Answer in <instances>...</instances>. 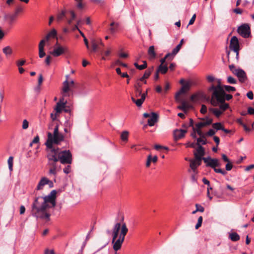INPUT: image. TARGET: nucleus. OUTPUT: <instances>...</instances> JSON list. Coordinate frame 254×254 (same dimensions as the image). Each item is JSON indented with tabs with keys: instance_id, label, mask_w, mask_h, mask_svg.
I'll use <instances>...</instances> for the list:
<instances>
[{
	"instance_id": "f257e3e1",
	"label": "nucleus",
	"mask_w": 254,
	"mask_h": 254,
	"mask_svg": "<svg viewBox=\"0 0 254 254\" xmlns=\"http://www.w3.org/2000/svg\"><path fill=\"white\" fill-rule=\"evenodd\" d=\"M56 193L57 191L53 190L47 196L37 197L32 206V215L37 218L49 219L50 215L47 210L55 206Z\"/></svg>"
},
{
	"instance_id": "f03ea898",
	"label": "nucleus",
	"mask_w": 254,
	"mask_h": 254,
	"mask_svg": "<svg viewBox=\"0 0 254 254\" xmlns=\"http://www.w3.org/2000/svg\"><path fill=\"white\" fill-rule=\"evenodd\" d=\"M48 165L50 167L49 174L56 175L61 169L58 165L59 161L63 164H71L72 161V154L69 150H61L59 148L49 150L47 152Z\"/></svg>"
},
{
	"instance_id": "7ed1b4c3",
	"label": "nucleus",
	"mask_w": 254,
	"mask_h": 254,
	"mask_svg": "<svg viewBox=\"0 0 254 254\" xmlns=\"http://www.w3.org/2000/svg\"><path fill=\"white\" fill-rule=\"evenodd\" d=\"M127 232L128 229L125 223H117L114 225L112 231V243L115 251L117 252L121 249Z\"/></svg>"
},
{
	"instance_id": "20e7f679",
	"label": "nucleus",
	"mask_w": 254,
	"mask_h": 254,
	"mask_svg": "<svg viewBox=\"0 0 254 254\" xmlns=\"http://www.w3.org/2000/svg\"><path fill=\"white\" fill-rule=\"evenodd\" d=\"M207 80L211 83L208 88L209 91H212L211 103L216 105L218 102L223 101L224 90L221 86V80L211 75L207 76Z\"/></svg>"
},
{
	"instance_id": "39448f33",
	"label": "nucleus",
	"mask_w": 254,
	"mask_h": 254,
	"mask_svg": "<svg viewBox=\"0 0 254 254\" xmlns=\"http://www.w3.org/2000/svg\"><path fill=\"white\" fill-rule=\"evenodd\" d=\"M64 139V135L59 132V126L57 125L54 128L53 133L48 132V138L45 143L47 146L46 151L56 149L53 146V144H59Z\"/></svg>"
},
{
	"instance_id": "423d86ee",
	"label": "nucleus",
	"mask_w": 254,
	"mask_h": 254,
	"mask_svg": "<svg viewBox=\"0 0 254 254\" xmlns=\"http://www.w3.org/2000/svg\"><path fill=\"white\" fill-rule=\"evenodd\" d=\"M141 86L142 85L139 81H137L136 84L134 85L136 92L138 93V94L141 95V98L137 100H135L133 97L131 98L132 102L138 107H140L142 105L146 97V93H142Z\"/></svg>"
},
{
	"instance_id": "0eeeda50",
	"label": "nucleus",
	"mask_w": 254,
	"mask_h": 254,
	"mask_svg": "<svg viewBox=\"0 0 254 254\" xmlns=\"http://www.w3.org/2000/svg\"><path fill=\"white\" fill-rule=\"evenodd\" d=\"M230 70L239 79L240 82L243 83L247 79L245 71L241 68H237L233 64L229 66Z\"/></svg>"
},
{
	"instance_id": "6e6552de",
	"label": "nucleus",
	"mask_w": 254,
	"mask_h": 254,
	"mask_svg": "<svg viewBox=\"0 0 254 254\" xmlns=\"http://www.w3.org/2000/svg\"><path fill=\"white\" fill-rule=\"evenodd\" d=\"M239 42L236 36H233L230 40V48L236 54V61L239 60Z\"/></svg>"
},
{
	"instance_id": "1a4fd4ad",
	"label": "nucleus",
	"mask_w": 254,
	"mask_h": 254,
	"mask_svg": "<svg viewBox=\"0 0 254 254\" xmlns=\"http://www.w3.org/2000/svg\"><path fill=\"white\" fill-rule=\"evenodd\" d=\"M238 33L243 37L247 38L251 35V30L248 24H243L239 26L237 29Z\"/></svg>"
},
{
	"instance_id": "9d476101",
	"label": "nucleus",
	"mask_w": 254,
	"mask_h": 254,
	"mask_svg": "<svg viewBox=\"0 0 254 254\" xmlns=\"http://www.w3.org/2000/svg\"><path fill=\"white\" fill-rule=\"evenodd\" d=\"M67 49L60 45L58 42L55 45L54 50L50 51L49 54L54 57H57L63 54Z\"/></svg>"
},
{
	"instance_id": "9b49d317",
	"label": "nucleus",
	"mask_w": 254,
	"mask_h": 254,
	"mask_svg": "<svg viewBox=\"0 0 254 254\" xmlns=\"http://www.w3.org/2000/svg\"><path fill=\"white\" fill-rule=\"evenodd\" d=\"M71 87L69 85L68 81L65 80L63 83V88L62 89V97L64 98L65 97L69 96V92L71 91Z\"/></svg>"
},
{
	"instance_id": "f8f14e48",
	"label": "nucleus",
	"mask_w": 254,
	"mask_h": 254,
	"mask_svg": "<svg viewBox=\"0 0 254 254\" xmlns=\"http://www.w3.org/2000/svg\"><path fill=\"white\" fill-rule=\"evenodd\" d=\"M203 160L205 163L207 164V165L211 167L212 168H214L217 166H220L219 160L216 158H203Z\"/></svg>"
},
{
	"instance_id": "ddd939ff",
	"label": "nucleus",
	"mask_w": 254,
	"mask_h": 254,
	"mask_svg": "<svg viewBox=\"0 0 254 254\" xmlns=\"http://www.w3.org/2000/svg\"><path fill=\"white\" fill-rule=\"evenodd\" d=\"M190 88V84L189 83L187 82L186 84H184L182 86L181 89L176 93V96H175L176 100L177 102H180V101H181V99L180 98V95L187 92L189 90Z\"/></svg>"
},
{
	"instance_id": "4468645a",
	"label": "nucleus",
	"mask_w": 254,
	"mask_h": 254,
	"mask_svg": "<svg viewBox=\"0 0 254 254\" xmlns=\"http://www.w3.org/2000/svg\"><path fill=\"white\" fill-rule=\"evenodd\" d=\"M66 101H64V97L61 98L60 101L57 103L55 110L57 114H59L65 108L66 104Z\"/></svg>"
},
{
	"instance_id": "2eb2a0df",
	"label": "nucleus",
	"mask_w": 254,
	"mask_h": 254,
	"mask_svg": "<svg viewBox=\"0 0 254 254\" xmlns=\"http://www.w3.org/2000/svg\"><path fill=\"white\" fill-rule=\"evenodd\" d=\"M190 166L191 168V171L195 174H197V172L196 169L201 164V160H199L195 158L194 159H191L190 160Z\"/></svg>"
},
{
	"instance_id": "dca6fc26",
	"label": "nucleus",
	"mask_w": 254,
	"mask_h": 254,
	"mask_svg": "<svg viewBox=\"0 0 254 254\" xmlns=\"http://www.w3.org/2000/svg\"><path fill=\"white\" fill-rule=\"evenodd\" d=\"M47 184H49L50 186H52L53 183L52 181H50L48 179H47L46 177L42 178L40 181H39L37 186V190H42L43 188V187Z\"/></svg>"
},
{
	"instance_id": "f3484780",
	"label": "nucleus",
	"mask_w": 254,
	"mask_h": 254,
	"mask_svg": "<svg viewBox=\"0 0 254 254\" xmlns=\"http://www.w3.org/2000/svg\"><path fill=\"white\" fill-rule=\"evenodd\" d=\"M187 130L185 129H176L174 131L175 140H178L185 136Z\"/></svg>"
},
{
	"instance_id": "a211bd4d",
	"label": "nucleus",
	"mask_w": 254,
	"mask_h": 254,
	"mask_svg": "<svg viewBox=\"0 0 254 254\" xmlns=\"http://www.w3.org/2000/svg\"><path fill=\"white\" fill-rule=\"evenodd\" d=\"M204 152L203 147L199 145L196 152L194 153L195 158L199 160L203 159L202 158L204 155Z\"/></svg>"
},
{
	"instance_id": "6ab92c4d",
	"label": "nucleus",
	"mask_w": 254,
	"mask_h": 254,
	"mask_svg": "<svg viewBox=\"0 0 254 254\" xmlns=\"http://www.w3.org/2000/svg\"><path fill=\"white\" fill-rule=\"evenodd\" d=\"M45 44L44 40H41L39 44V57L40 58H43L46 55V53L44 51Z\"/></svg>"
},
{
	"instance_id": "aec40b11",
	"label": "nucleus",
	"mask_w": 254,
	"mask_h": 254,
	"mask_svg": "<svg viewBox=\"0 0 254 254\" xmlns=\"http://www.w3.org/2000/svg\"><path fill=\"white\" fill-rule=\"evenodd\" d=\"M158 116L155 113H151V116L148 120V125L150 126H153L155 123L157 122Z\"/></svg>"
},
{
	"instance_id": "412c9836",
	"label": "nucleus",
	"mask_w": 254,
	"mask_h": 254,
	"mask_svg": "<svg viewBox=\"0 0 254 254\" xmlns=\"http://www.w3.org/2000/svg\"><path fill=\"white\" fill-rule=\"evenodd\" d=\"M224 100L223 101L218 102L216 105H214L212 103H211L214 106H217L219 104H220L219 106V109H220L223 112L229 108V104L225 103V93L223 95Z\"/></svg>"
},
{
	"instance_id": "4be33fe9",
	"label": "nucleus",
	"mask_w": 254,
	"mask_h": 254,
	"mask_svg": "<svg viewBox=\"0 0 254 254\" xmlns=\"http://www.w3.org/2000/svg\"><path fill=\"white\" fill-rule=\"evenodd\" d=\"M57 33V31L55 29H53L47 34L45 38L42 40H44V43L46 44V43L48 42L50 39L56 37Z\"/></svg>"
},
{
	"instance_id": "5701e85b",
	"label": "nucleus",
	"mask_w": 254,
	"mask_h": 254,
	"mask_svg": "<svg viewBox=\"0 0 254 254\" xmlns=\"http://www.w3.org/2000/svg\"><path fill=\"white\" fill-rule=\"evenodd\" d=\"M16 16L14 14H7L4 16V19L11 24L16 19Z\"/></svg>"
},
{
	"instance_id": "b1692460",
	"label": "nucleus",
	"mask_w": 254,
	"mask_h": 254,
	"mask_svg": "<svg viewBox=\"0 0 254 254\" xmlns=\"http://www.w3.org/2000/svg\"><path fill=\"white\" fill-rule=\"evenodd\" d=\"M180 102H181L182 105L181 106H179L178 107V108L182 110L185 113L187 112V110L188 109L190 108V106L188 104L186 101H180Z\"/></svg>"
},
{
	"instance_id": "393cba45",
	"label": "nucleus",
	"mask_w": 254,
	"mask_h": 254,
	"mask_svg": "<svg viewBox=\"0 0 254 254\" xmlns=\"http://www.w3.org/2000/svg\"><path fill=\"white\" fill-rule=\"evenodd\" d=\"M148 54L149 55V59H153L156 57V54L153 46H151L149 47Z\"/></svg>"
},
{
	"instance_id": "a878e982",
	"label": "nucleus",
	"mask_w": 254,
	"mask_h": 254,
	"mask_svg": "<svg viewBox=\"0 0 254 254\" xmlns=\"http://www.w3.org/2000/svg\"><path fill=\"white\" fill-rule=\"evenodd\" d=\"M151 69H148V70H146L145 71L143 75L142 76V77H141L139 79V80L141 81H143L144 82V83L146 84V81L145 79L148 78L149 77V76L151 74Z\"/></svg>"
},
{
	"instance_id": "bb28decb",
	"label": "nucleus",
	"mask_w": 254,
	"mask_h": 254,
	"mask_svg": "<svg viewBox=\"0 0 254 254\" xmlns=\"http://www.w3.org/2000/svg\"><path fill=\"white\" fill-rule=\"evenodd\" d=\"M91 43L92 45V51L95 52L98 49V41L95 39H91Z\"/></svg>"
},
{
	"instance_id": "cd10ccee",
	"label": "nucleus",
	"mask_w": 254,
	"mask_h": 254,
	"mask_svg": "<svg viewBox=\"0 0 254 254\" xmlns=\"http://www.w3.org/2000/svg\"><path fill=\"white\" fill-rule=\"evenodd\" d=\"M2 52L6 56H9L12 54V49L10 46H7L2 49Z\"/></svg>"
},
{
	"instance_id": "c85d7f7f",
	"label": "nucleus",
	"mask_w": 254,
	"mask_h": 254,
	"mask_svg": "<svg viewBox=\"0 0 254 254\" xmlns=\"http://www.w3.org/2000/svg\"><path fill=\"white\" fill-rule=\"evenodd\" d=\"M168 68L167 65H160L157 69V72H160L162 74H165L167 72Z\"/></svg>"
},
{
	"instance_id": "c756f323",
	"label": "nucleus",
	"mask_w": 254,
	"mask_h": 254,
	"mask_svg": "<svg viewBox=\"0 0 254 254\" xmlns=\"http://www.w3.org/2000/svg\"><path fill=\"white\" fill-rule=\"evenodd\" d=\"M229 238L233 242H236L240 240L239 235L235 232L229 234Z\"/></svg>"
},
{
	"instance_id": "7c9ffc66",
	"label": "nucleus",
	"mask_w": 254,
	"mask_h": 254,
	"mask_svg": "<svg viewBox=\"0 0 254 254\" xmlns=\"http://www.w3.org/2000/svg\"><path fill=\"white\" fill-rule=\"evenodd\" d=\"M210 111L218 118L223 113V112L220 109L216 108H210Z\"/></svg>"
},
{
	"instance_id": "2f4dec72",
	"label": "nucleus",
	"mask_w": 254,
	"mask_h": 254,
	"mask_svg": "<svg viewBox=\"0 0 254 254\" xmlns=\"http://www.w3.org/2000/svg\"><path fill=\"white\" fill-rule=\"evenodd\" d=\"M13 158L12 156L9 157L7 160L8 168L10 172H11L13 170Z\"/></svg>"
},
{
	"instance_id": "473e14b6",
	"label": "nucleus",
	"mask_w": 254,
	"mask_h": 254,
	"mask_svg": "<svg viewBox=\"0 0 254 254\" xmlns=\"http://www.w3.org/2000/svg\"><path fill=\"white\" fill-rule=\"evenodd\" d=\"M128 132L124 131L121 134V139L123 141H127L128 139Z\"/></svg>"
},
{
	"instance_id": "72a5a7b5",
	"label": "nucleus",
	"mask_w": 254,
	"mask_h": 254,
	"mask_svg": "<svg viewBox=\"0 0 254 254\" xmlns=\"http://www.w3.org/2000/svg\"><path fill=\"white\" fill-rule=\"evenodd\" d=\"M212 127L214 129H216L217 130H221L222 128L223 127V126L220 123H214L212 125Z\"/></svg>"
},
{
	"instance_id": "f704fd0d",
	"label": "nucleus",
	"mask_w": 254,
	"mask_h": 254,
	"mask_svg": "<svg viewBox=\"0 0 254 254\" xmlns=\"http://www.w3.org/2000/svg\"><path fill=\"white\" fill-rule=\"evenodd\" d=\"M197 144L199 146L200 143L202 144H205L206 143V139L205 138L204 135L202 136H200L199 138L197 139Z\"/></svg>"
},
{
	"instance_id": "c9c22d12",
	"label": "nucleus",
	"mask_w": 254,
	"mask_h": 254,
	"mask_svg": "<svg viewBox=\"0 0 254 254\" xmlns=\"http://www.w3.org/2000/svg\"><path fill=\"white\" fill-rule=\"evenodd\" d=\"M222 88L223 89L224 88L227 92L235 91L236 90L235 87L229 85H224Z\"/></svg>"
},
{
	"instance_id": "e433bc0d",
	"label": "nucleus",
	"mask_w": 254,
	"mask_h": 254,
	"mask_svg": "<svg viewBox=\"0 0 254 254\" xmlns=\"http://www.w3.org/2000/svg\"><path fill=\"white\" fill-rule=\"evenodd\" d=\"M166 59H168V60H171V54H167L164 58L161 59L160 60V62H161V64L160 65H164V64L165 63V61Z\"/></svg>"
},
{
	"instance_id": "4c0bfd02",
	"label": "nucleus",
	"mask_w": 254,
	"mask_h": 254,
	"mask_svg": "<svg viewBox=\"0 0 254 254\" xmlns=\"http://www.w3.org/2000/svg\"><path fill=\"white\" fill-rule=\"evenodd\" d=\"M66 11L64 10H62V11L58 14L57 16V20L60 21L63 19V18L65 16Z\"/></svg>"
},
{
	"instance_id": "58836bf2",
	"label": "nucleus",
	"mask_w": 254,
	"mask_h": 254,
	"mask_svg": "<svg viewBox=\"0 0 254 254\" xmlns=\"http://www.w3.org/2000/svg\"><path fill=\"white\" fill-rule=\"evenodd\" d=\"M71 18L67 20V22L69 24H70L72 21V20L75 18L76 15L73 11L70 10L69 11Z\"/></svg>"
},
{
	"instance_id": "ea45409f",
	"label": "nucleus",
	"mask_w": 254,
	"mask_h": 254,
	"mask_svg": "<svg viewBox=\"0 0 254 254\" xmlns=\"http://www.w3.org/2000/svg\"><path fill=\"white\" fill-rule=\"evenodd\" d=\"M77 3V7L79 9H82L83 8V4L82 3L83 0H74Z\"/></svg>"
},
{
	"instance_id": "a19ab883",
	"label": "nucleus",
	"mask_w": 254,
	"mask_h": 254,
	"mask_svg": "<svg viewBox=\"0 0 254 254\" xmlns=\"http://www.w3.org/2000/svg\"><path fill=\"white\" fill-rule=\"evenodd\" d=\"M227 82L230 84H236L237 80L234 77L230 76L227 77Z\"/></svg>"
},
{
	"instance_id": "79ce46f5",
	"label": "nucleus",
	"mask_w": 254,
	"mask_h": 254,
	"mask_svg": "<svg viewBox=\"0 0 254 254\" xmlns=\"http://www.w3.org/2000/svg\"><path fill=\"white\" fill-rule=\"evenodd\" d=\"M179 51L180 50L176 47L173 50L171 53H169L171 54V60H172L174 58V57L178 53Z\"/></svg>"
},
{
	"instance_id": "37998d69",
	"label": "nucleus",
	"mask_w": 254,
	"mask_h": 254,
	"mask_svg": "<svg viewBox=\"0 0 254 254\" xmlns=\"http://www.w3.org/2000/svg\"><path fill=\"white\" fill-rule=\"evenodd\" d=\"M29 127V123L27 120H24L22 122V127L23 129H26Z\"/></svg>"
},
{
	"instance_id": "c03bdc74",
	"label": "nucleus",
	"mask_w": 254,
	"mask_h": 254,
	"mask_svg": "<svg viewBox=\"0 0 254 254\" xmlns=\"http://www.w3.org/2000/svg\"><path fill=\"white\" fill-rule=\"evenodd\" d=\"M202 222V216H200L198 218L197 223V224L195 225V229H197L199 227H200L201 226Z\"/></svg>"
},
{
	"instance_id": "a18cd8bd",
	"label": "nucleus",
	"mask_w": 254,
	"mask_h": 254,
	"mask_svg": "<svg viewBox=\"0 0 254 254\" xmlns=\"http://www.w3.org/2000/svg\"><path fill=\"white\" fill-rule=\"evenodd\" d=\"M214 170L216 173H220L223 175H225L227 174L225 171L221 169H217L216 167L214 168Z\"/></svg>"
},
{
	"instance_id": "49530a36",
	"label": "nucleus",
	"mask_w": 254,
	"mask_h": 254,
	"mask_svg": "<svg viewBox=\"0 0 254 254\" xmlns=\"http://www.w3.org/2000/svg\"><path fill=\"white\" fill-rule=\"evenodd\" d=\"M70 171H71V166H70V164H68L63 170L64 172L66 174L69 173L70 172Z\"/></svg>"
},
{
	"instance_id": "de8ad7c7",
	"label": "nucleus",
	"mask_w": 254,
	"mask_h": 254,
	"mask_svg": "<svg viewBox=\"0 0 254 254\" xmlns=\"http://www.w3.org/2000/svg\"><path fill=\"white\" fill-rule=\"evenodd\" d=\"M43 81V77L41 74L39 75L38 81V86L40 88Z\"/></svg>"
},
{
	"instance_id": "09e8293b",
	"label": "nucleus",
	"mask_w": 254,
	"mask_h": 254,
	"mask_svg": "<svg viewBox=\"0 0 254 254\" xmlns=\"http://www.w3.org/2000/svg\"><path fill=\"white\" fill-rule=\"evenodd\" d=\"M204 122H201L195 124V127L201 128L204 127H205Z\"/></svg>"
},
{
	"instance_id": "8fccbe9b",
	"label": "nucleus",
	"mask_w": 254,
	"mask_h": 254,
	"mask_svg": "<svg viewBox=\"0 0 254 254\" xmlns=\"http://www.w3.org/2000/svg\"><path fill=\"white\" fill-rule=\"evenodd\" d=\"M195 207L196 208V211H197L203 212L204 210V208L198 204H196Z\"/></svg>"
},
{
	"instance_id": "3c124183",
	"label": "nucleus",
	"mask_w": 254,
	"mask_h": 254,
	"mask_svg": "<svg viewBox=\"0 0 254 254\" xmlns=\"http://www.w3.org/2000/svg\"><path fill=\"white\" fill-rule=\"evenodd\" d=\"M151 159H152V156L151 155H149L148 156H147V161H146V166L147 167H148L150 166V162L152 161H151Z\"/></svg>"
},
{
	"instance_id": "603ef678",
	"label": "nucleus",
	"mask_w": 254,
	"mask_h": 254,
	"mask_svg": "<svg viewBox=\"0 0 254 254\" xmlns=\"http://www.w3.org/2000/svg\"><path fill=\"white\" fill-rule=\"evenodd\" d=\"M203 122H204L205 125L206 126L210 125L212 122V120L211 119H209L208 118H207L203 120Z\"/></svg>"
},
{
	"instance_id": "864d4df0",
	"label": "nucleus",
	"mask_w": 254,
	"mask_h": 254,
	"mask_svg": "<svg viewBox=\"0 0 254 254\" xmlns=\"http://www.w3.org/2000/svg\"><path fill=\"white\" fill-rule=\"evenodd\" d=\"M232 167L233 165L230 162H228L225 166L227 171H230L232 169Z\"/></svg>"
},
{
	"instance_id": "5fc2aeb1",
	"label": "nucleus",
	"mask_w": 254,
	"mask_h": 254,
	"mask_svg": "<svg viewBox=\"0 0 254 254\" xmlns=\"http://www.w3.org/2000/svg\"><path fill=\"white\" fill-rule=\"evenodd\" d=\"M22 11L23 8L20 6H18L15 9L14 14H15L17 16L18 13Z\"/></svg>"
},
{
	"instance_id": "6e6d98bb",
	"label": "nucleus",
	"mask_w": 254,
	"mask_h": 254,
	"mask_svg": "<svg viewBox=\"0 0 254 254\" xmlns=\"http://www.w3.org/2000/svg\"><path fill=\"white\" fill-rule=\"evenodd\" d=\"M196 174H195L193 172L191 173V179L193 182H195L197 180Z\"/></svg>"
},
{
	"instance_id": "4d7b16f0",
	"label": "nucleus",
	"mask_w": 254,
	"mask_h": 254,
	"mask_svg": "<svg viewBox=\"0 0 254 254\" xmlns=\"http://www.w3.org/2000/svg\"><path fill=\"white\" fill-rule=\"evenodd\" d=\"M206 111H207V107L205 105H202L201 106V108L200 109V112L202 113V114H205L206 113Z\"/></svg>"
},
{
	"instance_id": "13d9d810",
	"label": "nucleus",
	"mask_w": 254,
	"mask_h": 254,
	"mask_svg": "<svg viewBox=\"0 0 254 254\" xmlns=\"http://www.w3.org/2000/svg\"><path fill=\"white\" fill-rule=\"evenodd\" d=\"M51 59V57L50 55L47 56L45 62L48 65H50V64Z\"/></svg>"
},
{
	"instance_id": "bf43d9fd",
	"label": "nucleus",
	"mask_w": 254,
	"mask_h": 254,
	"mask_svg": "<svg viewBox=\"0 0 254 254\" xmlns=\"http://www.w3.org/2000/svg\"><path fill=\"white\" fill-rule=\"evenodd\" d=\"M80 20H78L77 23H76V24L74 26H73V27L72 28V30L73 31H74L75 30H78L79 28H78V25L80 24Z\"/></svg>"
},
{
	"instance_id": "052dcab7",
	"label": "nucleus",
	"mask_w": 254,
	"mask_h": 254,
	"mask_svg": "<svg viewBox=\"0 0 254 254\" xmlns=\"http://www.w3.org/2000/svg\"><path fill=\"white\" fill-rule=\"evenodd\" d=\"M25 62H26V61L24 60H22L21 61H18L17 62V65L18 67L21 66L23 65V64H24Z\"/></svg>"
},
{
	"instance_id": "680f3d73",
	"label": "nucleus",
	"mask_w": 254,
	"mask_h": 254,
	"mask_svg": "<svg viewBox=\"0 0 254 254\" xmlns=\"http://www.w3.org/2000/svg\"><path fill=\"white\" fill-rule=\"evenodd\" d=\"M195 128V131L196 132V133L200 136H203V134L202 133V132L201 131L200 128H197V127H194Z\"/></svg>"
},
{
	"instance_id": "e2e57ef3",
	"label": "nucleus",
	"mask_w": 254,
	"mask_h": 254,
	"mask_svg": "<svg viewBox=\"0 0 254 254\" xmlns=\"http://www.w3.org/2000/svg\"><path fill=\"white\" fill-rule=\"evenodd\" d=\"M195 18H196V15H195V14H194L192 15L191 18L190 20L189 24V25L192 24L195 21Z\"/></svg>"
},
{
	"instance_id": "0e129e2a",
	"label": "nucleus",
	"mask_w": 254,
	"mask_h": 254,
	"mask_svg": "<svg viewBox=\"0 0 254 254\" xmlns=\"http://www.w3.org/2000/svg\"><path fill=\"white\" fill-rule=\"evenodd\" d=\"M247 96L248 98L251 100L253 99L254 98V94H253V92H252V91L248 92L247 94Z\"/></svg>"
},
{
	"instance_id": "69168bd1",
	"label": "nucleus",
	"mask_w": 254,
	"mask_h": 254,
	"mask_svg": "<svg viewBox=\"0 0 254 254\" xmlns=\"http://www.w3.org/2000/svg\"><path fill=\"white\" fill-rule=\"evenodd\" d=\"M215 133V131L212 129H210L207 132V134L209 136H212Z\"/></svg>"
},
{
	"instance_id": "338daca9",
	"label": "nucleus",
	"mask_w": 254,
	"mask_h": 254,
	"mask_svg": "<svg viewBox=\"0 0 254 254\" xmlns=\"http://www.w3.org/2000/svg\"><path fill=\"white\" fill-rule=\"evenodd\" d=\"M147 64H143L141 65H139L137 67V69H138L139 70H142V69H143L145 68L146 67H147Z\"/></svg>"
},
{
	"instance_id": "774afa93",
	"label": "nucleus",
	"mask_w": 254,
	"mask_h": 254,
	"mask_svg": "<svg viewBox=\"0 0 254 254\" xmlns=\"http://www.w3.org/2000/svg\"><path fill=\"white\" fill-rule=\"evenodd\" d=\"M248 113L251 115H254V109L249 107L248 109Z\"/></svg>"
}]
</instances>
